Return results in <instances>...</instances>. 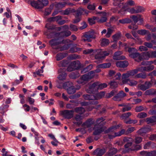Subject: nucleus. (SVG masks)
Segmentation results:
<instances>
[{"mask_svg":"<svg viewBox=\"0 0 156 156\" xmlns=\"http://www.w3.org/2000/svg\"><path fill=\"white\" fill-rule=\"evenodd\" d=\"M105 152V149H99L98 148L95 150L92 154L96 156H102Z\"/></svg>","mask_w":156,"mask_h":156,"instance_id":"nucleus-20","label":"nucleus"},{"mask_svg":"<svg viewBox=\"0 0 156 156\" xmlns=\"http://www.w3.org/2000/svg\"><path fill=\"white\" fill-rule=\"evenodd\" d=\"M144 55L146 57L145 59L148 60L149 58H151V52L147 51L145 52L144 53Z\"/></svg>","mask_w":156,"mask_h":156,"instance_id":"nucleus-62","label":"nucleus"},{"mask_svg":"<svg viewBox=\"0 0 156 156\" xmlns=\"http://www.w3.org/2000/svg\"><path fill=\"white\" fill-rule=\"evenodd\" d=\"M74 111L72 110H65L61 112V114L66 119H71L73 117Z\"/></svg>","mask_w":156,"mask_h":156,"instance_id":"nucleus-7","label":"nucleus"},{"mask_svg":"<svg viewBox=\"0 0 156 156\" xmlns=\"http://www.w3.org/2000/svg\"><path fill=\"white\" fill-rule=\"evenodd\" d=\"M124 122L126 124H135L137 122V120H132L130 119H128L126 120H124Z\"/></svg>","mask_w":156,"mask_h":156,"instance_id":"nucleus-44","label":"nucleus"},{"mask_svg":"<svg viewBox=\"0 0 156 156\" xmlns=\"http://www.w3.org/2000/svg\"><path fill=\"white\" fill-rule=\"evenodd\" d=\"M148 31L147 30H139L137 31V33L138 34L142 35H144L147 34Z\"/></svg>","mask_w":156,"mask_h":156,"instance_id":"nucleus-52","label":"nucleus"},{"mask_svg":"<svg viewBox=\"0 0 156 156\" xmlns=\"http://www.w3.org/2000/svg\"><path fill=\"white\" fill-rule=\"evenodd\" d=\"M83 97L86 100H94L98 99L96 96L92 94H84Z\"/></svg>","mask_w":156,"mask_h":156,"instance_id":"nucleus-22","label":"nucleus"},{"mask_svg":"<svg viewBox=\"0 0 156 156\" xmlns=\"http://www.w3.org/2000/svg\"><path fill=\"white\" fill-rule=\"evenodd\" d=\"M109 43L108 39L106 38H103L102 39L101 45V46H107Z\"/></svg>","mask_w":156,"mask_h":156,"instance_id":"nucleus-43","label":"nucleus"},{"mask_svg":"<svg viewBox=\"0 0 156 156\" xmlns=\"http://www.w3.org/2000/svg\"><path fill=\"white\" fill-rule=\"evenodd\" d=\"M113 32V30L110 28L107 29V32L105 35L106 37H109L111 35Z\"/></svg>","mask_w":156,"mask_h":156,"instance_id":"nucleus-58","label":"nucleus"},{"mask_svg":"<svg viewBox=\"0 0 156 156\" xmlns=\"http://www.w3.org/2000/svg\"><path fill=\"white\" fill-rule=\"evenodd\" d=\"M75 12V10L74 9L71 8H68L62 11V14L63 15H69L70 14L74 12Z\"/></svg>","mask_w":156,"mask_h":156,"instance_id":"nucleus-24","label":"nucleus"},{"mask_svg":"<svg viewBox=\"0 0 156 156\" xmlns=\"http://www.w3.org/2000/svg\"><path fill=\"white\" fill-rule=\"evenodd\" d=\"M153 44L156 45V41L154 40H152L151 41V42H145L144 43V45L146 46L147 48H151L153 47Z\"/></svg>","mask_w":156,"mask_h":156,"instance_id":"nucleus-28","label":"nucleus"},{"mask_svg":"<svg viewBox=\"0 0 156 156\" xmlns=\"http://www.w3.org/2000/svg\"><path fill=\"white\" fill-rule=\"evenodd\" d=\"M149 128H143L140 129L139 130V133L141 134L144 133H146L147 131L149 129Z\"/></svg>","mask_w":156,"mask_h":156,"instance_id":"nucleus-56","label":"nucleus"},{"mask_svg":"<svg viewBox=\"0 0 156 156\" xmlns=\"http://www.w3.org/2000/svg\"><path fill=\"white\" fill-rule=\"evenodd\" d=\"M44 34L46 35L47 36V38H51L53 37H54L55 36H58V33H56L55 32H53L50 33L49 34H46L44 33Z\"/></svg>","mask_w":156,"mask_h":156,"instance_id":"nucleus-48","label":"nucleus"},{"mask_svg":"<svg viewBox=\"0 0 156 156\" xmlns=\"http://www.w3.org/2000/svg\"><path fill=\"white\" fill-rule=\"evenodd\" d=\"M74 111L76 113L80 114H83L85 112V109L82 107H78L75 108Z\"/></svg>","mask_w":156,"mask_h":156,"instance_id":"nucleus-33","label":"nucleus"},{"mask_svg":"<svg viewBox=\"0 0 156 156\" xmlns=\"http://www.w3.org/2000/svg\"><path fill=\"white\" fill-rule=\"evenodd\" d=\"M138 73L136 69L127 71L126 73L122 74V77L124 78H128L135 75Z\"/></svg>","mask_w":156,"mask_h":156,"instance_id":"nucleus-11","label":"nucleus"},{"mask_svg":"<svg viewBox=\"0 0 156 156\" xmlns=\"http://www.w3.org/2000/svg\"><path fill=\"white\" fill-rule=\"evenodd\" d=\"M94 76V72L93 71H91L87 74L83 75L81 77L80 80L77 81V82L79 84L84 83V82L88 81L89 80L93 78Z\"/></svg>","mask_w":156,"mask_h":156,"instance_id":"nucleus-5","label":"nucleus"},{"mask_svg":"<svg viewBox=\"0 0 156 156\" xmlns=\"http://www.w3.org/2000/svg\"><path fill=\"white\" fill-rule=\"evenodd\" d=\"M96 33L93 30L85 32L82 37V41L84 42H90L92 39H94L96 37Z\"/></svg>","mask_w":156,"mask_h":156,"instance_id":"nucleus-3","label":"nucleus"},{"mask_svg":"<svg viewBox=\"0 0 156 156\" xmlns=\"http://www.w3.org/2000/svg\"><path fill=\"white\" fill-rule=\"evenodd\" d=\"M83 9L79 8L78 10L74 12H75V17H80L82 13H83Z\"/></svg>","mask_w":156,"mask_h":156,"instance_id":"nucleus-35","label":"nucleus"},{"mask_svg":"<svg viewBox=\"0 0 156 156\" xmlns=\"http://www.w3.org/2000/svg\"><path fill=\"white\" fill-rule=\"evenodd\" d=\"M147 116V114L145 112H141L138 114L137 117L140 119H143L146 117Z\"/></svg>","mask_w":156,"mask_h":156,"instance_id":"nucleus-50","label":"nucleus"},{"mask_svg":"<svg viewBox=\"0 0 156 156\" xmlns=\"http://www.w3.org/2000/svg\"><path fill=\"white\" fill-rule=\"evenodd\" d=\"M127 78L122 77V81L124 84H127L131 86H134L137 84L138 82L137 81Z\"/></svg>","mask_w":156,"mask_h":156,"instance_id":"nucleus-8","label":"nucleus"},{"mask_svg":"<svg viewBox=\"0 0 156 156\" xmlns=\"http://www.w3.org/2000/svg\"><path fill=\"white\" fill-rule=\"evenodd\" d=\"M140 154L142 156H153L151 151H143L140 152Z\"/></svg>","mask_w":156,"mask_h":156,"instance_id":"nucleus-42","label":"nucleus"},{"mask_svg":"<svg viewBox=\"0 0 156 156\" xmlns=\"http://www.w3.org/2000/svg\"><path fill=\"white\" fill-rule=\"evenodd\" d=\"M67 92L69 94H73L76 91V89L74 86H72L67 89Z\"/></svg>","mask_w":156,"mask_h":156,"instance_id":"nucleus-34","label":"nucleus"},{"mask_svg":"<svg viewBox=\"0 0 156 156\" xmlns=\"http://www.w3.org/2000/svg\"><path fill=\"white\" fill-rule=\"evenodd\" d=\"M126 96V94L123 91L121 90L112 98V99L115 101H120Z\"/></svg>","mask_w":156,"mask_h":156,"instance_id":"nucleus-9","label":"nucleus"},{"mask_svg":"<svg viewBox=\"0 0 156 156\" xmlns=\"http://www.w3.org/2000/svg\"><path fill=\"white\" fill-rule=\"evenodd\" d=\"M68 64V62L67 60H63L59 62L58 66L59 67H65Z\"/></svg>","mask_w":156,"mask_h":156,"instance_id":"nucleus-49","label":"nucleus"},{"mask_svg":"<svg viewBox=\"0 0 156 156\" xmlns=\"http://www.w3.org/2000/svg\"><path fill=\"white\" fill-rule=\"evenodd\" d=\"M133 141V139L131 138L128 137L124 138L123 139V142L124 143H125L124 145L125 150L123 151V152L125 153H128L131 151H136L141 148V147L139 145H136V148L134 149L129 148L132 145Z\"/></svg>","mask_w":156,"mask_h":156,"instance_id":"nucleus-1","label":"nucleus"},{"mask_svg":"<svg viewBox=\"0 0 156 156\" xmlns=\"http://www.w3.org/2000/svg\"><path fill=\"white\" fill-rule=\"evenodd\" d=\"M94 123V121H93L92 119H90L87 120L84 124L87 127H90Z\"/></svg>","mask_w":156,"mask_h":156,"instance_id":"nucleus-37","label":"nucleus"},{"mask_svg":"<svg viewBox=\"0 0 156 156\" xmlns=\"http://www.w3.org/2000/svg\"><path fill=\"white\" fill-rule=\"evenodd\" d=\"M66 69L64 68H60L58 70V72L60 73L58 78L59 80H63L66 79L67 74L66 73Z\"/></svg>","mask_w":156,"mask_h":156,"instance_id":"nucleus-10","label":"nucleus"},{"mask_svg":"<svg viewBox=\"0 0 156 156\" xmlns=\"http://www.w3.org/2000/svg\"><path fill=\"white\" fill-rule=\"evenodd\" d=\"M107 85L106 83H103L100 84L99 82H98V84L97 85V88L98 90H102L104 88H106L107 87Z\"/></svg>","mask_w":156,"mask_h":156,"instance_id":"nucleus-46","label":"nucleus"},{"mask_svg":"<svg viewBox=\"0 0 156 156\" xmlns=\"http://www.w3.org/2000/svg\"><path fill=\"white\" fill-rule=\"evenodd\" d=\"M134 5V2L132 0H129V1H127L126 3H125L122 7V8L123 9H126L127 7L128 6V5L130 6H133Z\"/></svg>","mask_w":156,"mask_h":156,"instance_id":"nucleus-38","label":"nucleus"},{"mask_svg":"<svg viewBox=\"0 0 156 156\" xmlns=\"http://www.w3.org/2000/svg\"><path fill=\"white\" fill-rule=\"evenodd\" d=\"M141 16L139 14H137L136 15H131L130 16V18L131 19L134 23L136 24L138 21H140V25L143 23V20L142 18H141Z\"/></svg>","mask_w":156,"mask_h":156,"instance_id":"nucleus-16","label":"nucleus"},{"mask_svg":"<svg viewBox=\"0 0 156 156\" xmlns=\"http://www.w3.org/2000/svg\"><path fill=\"white\" fill-rule=\"evenodd\" d=\"M144 108L142 106H137L135 108V110L136 112H139L144 110Z\"/></svg>","mask_w":156,"mask_h":156,"instance_id":"nucleus-61","label":"nucleus"},{"mask_svg":"<svg viewBox=\"0 0 156 156\" xmlns=\"http://www.w3.org/2000/svg\"><path fill=\"white\" fill-rule=\"evenodd\" d=\"M58 33V36H61L63 37H66L70 36L71 34V33L69 31L66 30Z\"/></svg>","mask_w":156,"mask_h":156,"instance_id":"nucleus-25","label":"nucleus"},{"mask_svg":"<svg viewBox=\"0 0 156 156\" xmlns=\"http://www.w3.org/2000/svg\"><path fill=\"white\" fill-rule=\"evenodd\" d=\"M117 151V149L113 148H111L106 153V155L107 156H112L114 155L115 154Z\"/></svg>","mask_w":156,"mask_h":156,"instance_id":"nucleus-26","label":"nucleus"},{"mask_svg":"<svg viewBox=\"0 0 156 156\" xmlns=\"http://www.w3.org/2000/svg\"><path fill=\"white\" fill-rule=\"evenodd\" d=\"M119 22L122 24L129 23L132 22V21L129 19L126 18L119 20Z\"/></svg>","mask_w":156,"mask_h":156,"instance_id":"nucleus-41","label":"nucleus"},{"mask_svg":"<svg viewBox=\"0 0 156 156\" xmlns=\"http://www.w3.org/2000/svg\"><path fill=\"white\" fill-rule=\"evenodd\" d=\"M84 65L81 64L78 60L73 61L71 62L67 67L66 70L68 71L71 72L75 70L83 68Z\"/></svg>","mask_w":156,"mask_h":156,"instance_id":"nucleus-4","label":"nucleus"},{"mask_svg":"<svg viewBox=\"0 0 156 156\" xmlns=\"http://www.w3.org/2000/svg\"><path fill=\"white\" fill-rule=\"evenodd\" d=\"M9 106L7 105H3L0 107V113L4 114L7 111L6 109L8 108Z\"/></svg>","mask_w":156,"mask_h":156,"instance_id":"nucleus-31","label":"nucleus"},{"mask_svg":"<svg viewBox=\"0 0 156 156\" xmlns=\"http://www.w3.org/2000/svg\"><path fill=\"white\" fill-rule=\"evenodd\" d=\"M125 134L126 135V131L124 129H122L118 133H115V136H119L121 135Z\"/></svg>","mask_w":156,"mask_h":156,"instance_id":"nucleus-57","label":"nucleus"},{"mask_svg":"<svg viewBox=\"0 0 156 156\" xmlns=\"http://www.w3.org/2000/svg\"><path fill=\"white\" fill-rule=\"evenodd\" d=\"M31 5L37 9H41L48 4V0H38L37 1H32L30 2Z\"/></svg>","mask_w":156,"mask_h":156,"instance_id":"nucleus-2","label":"nucleus"},{"mask_svg":"<svg viewBox=\"0 0 156 156\" xmlns=\"http://www.w3.org/2000/svg\"><path fill=\"white\" fill-rule=\"evenodd\" d=\"M120 126L119 125L113 126L112 127L109 128L107 130H105V129L104 131V133L105 134L108 133L110 131H112L113 129H116L118 128Z\"/></svg>","mask_w":156,"mask_h":156,"instance_id":"nucleus-36","label":"nucleus"},{"mask_svg":"<svg viewBox=\"0 0 156 156\" xmlns=\"http://www.w3.org/2000/svg\"><path fill=\"white\" fill-rule=\"evenodd\" d=\"M145 121L148 124L156 122V115L152 116L149 118H146Z\"/></svg>","mask_w":156,"mask_h":156,"instance_id":"nucleus-27","label":"nucleus"},{"mask_svg":"<svg viewBox=\"0 0 156 156\" xmlns=\"http://www.w3.org/2000/svg\"><path fill=\"white\" fill-rule=\"evenodd\" d=\"M66 4V2H59L56 5V6L58 9H60L64 7Z\"/></svg>","mask_w":156,"mask_h":156,"instance_id":"nucleus-53","label":"nucleus"},{"mask_svg":"<svg viewBox=\"0 0 156 156\" xmlns=\"http://www.w3.org/2000/svg\"><path fill=\"white\" fill-rule=\"evenodd\" d=\"M101 15V18L99 20L98 22L100 23H103L106 21L107 20V18L106 17L107 13L106 12H98L97 13Z\"/></svg>","mask_w":156,"mask_h":156,"instance_id":"nucleus-21","label":"nucleus"},{"mask_svg":"<svg viewBox=\"0 0 156 156\" xmlns=\"http://www.w3.org/2000/svg\"><path fill=\"white\" fill-rule=\"evenodd\" d=\"M58 39H52L49 41V43L51 45L53 48L54 46L58 45L60 43H63V41L62 42H59L58 41Z\"/></svg>","mask_w":156,"mask_h":156,"instance_id":"nucleus-23","label":"nucleus"},{"mask_svg":"<svg viewBox=\"0 0 156 156\" xmlns=\"http://www.w3.org/2000/svg\"><path fill=\"white\" fill-rule=\"evenodd\" d=\"M126 50L129 53V55L132 54L135 52L137 51V50L134 48L126 47Z\"/></svg>","mask_w":156,"mask_h":156,"instance_id":"nucleus-40","label":"nucleus"},{"mask_svg":"<svg viewBox=\"0 0 156 156\" xmlns=\"http://www.w3.org/2000/svg\"><path fill=\"white\" fill-rule=\"evenodd\" d=\"M105 127H101L98 125H95L93 128L94 132L93 134L96 136L100 135L102 132L104 131L105 129Z\"/></svg>","mask_w":156,"mask_h":156,"instance_id":"nucleus-6","label":"nucleus"},{"mask_svg":"<svg viewBox=\"0 0 156 156\" xmlns=\"http://www.w3.org/2000/svg\"><path fill=\"white\" fill-rule=\"evenodd\" d=\"M94 53L95 54V58L96 59L100 60L103 58L102 50L101 49L95 50L94 51Z\"/></svg>","mask_w":156,"mask_h":156,"instance_id":"nucleus-18","label":"nucleus"},{"mask_svg":"<svg viewBox=\"0 0 156 156\" xmlns=\"http://www.w3.org/2000/svg\"><path fill=\"white\" fill-rule=\"evenodd\" d=\"M70 30L73 31H77L78 30V28L77 27L74 25L71 24L70 25Z\"/></svg>","mask_w":156,"mask_h":156,"instance_id":"nucleus-59","label":"nucleus"},{"mask_svg":"<svg viewBox=\"0 0 156 156\" xmlns=\"http://www.w3.org/2000/svg\"><path fill=\"white\" fill-rule=\"evenodd\" d=\"M116 66L120 68H126L129 65L128 62L127 61H117L115 63Z\"/></svg>","mask_w":156,"mask_h":156,"instance_id":"nucleus-17","label":"nucleus"},{"mask_svg":"<svg viewBox=\"0 0 156 156\" xmlns=\"http://www.w3.org/2000/svg\"><path fill=\"white\" fill-rule=\"evenodd\" d=\"M131 114H132L130 112L124 113L122 115L121 117L122 119L126 120L129 116L131 115Z\"/></svg>","mask_w":156,"mask_h":156,"instance_id":"nucleus-47","label":"nucleus"},{"mask_svg":"<svg viewBox=\"0 0 156 156\" xmlns=\"http://www.w3.org/2000/svg\"><path fill=\"white\" fill-rule=\"evenodd\" d=\"M111 66V64L110 63H105L99 64L96 66V67L98 68L97 69L93 71L95 73H98L101 71V70L98 68H109Z\"/></svg>","mask_w":156,"mask_h":156,"instance_id":"nucleus-13","label":"nucleus"},{"mask_svg":"<svg viewBox=\"0 0 156 156\" xmlns=\"http://www.w3.org/2000/svg\"><path fill=\"white\" fill-rule=\"evenodd\" d=\"M119 19L118 17L117 16H112L110 19V22L111 23H112L116 21Z\"/></svg>","mask_w":156,"mask_h":156,"instance_id":"nucleus-64","label":"nucleus"},{"mask_svg":"<svg viewBox=\"0 0 156 156\" xmlns=\"http://www.w3.org/2000/svg\"><path fill=\"white\" fill-rule=\"evenodd\" d=\"M154 68V66L153 65L144 66V71L150 72L153 70Z\"/></svg>","mask_w":156,"mask_h":156,"instance_id":"nucleus-45","label":"nucleus"},{"mask_svg":"<svg viewBox=\"0 0 156 156\" xmlns=\"http://www.w3.org/2000/svg\"><path fill=\"white\" fill-rule=\"evenodd\" d=\"M121 52L120 51H117L115 53L113 56V58L115 60H120L125 59L126 57L123 55H121Z\"/></svg>","mask_w":156,"mask_h":156,"instance_id":"nucleus-19","label":"nucleus"},{"mask_svg":"<svg viewBox=\"0 0 156 156\" xmlns=\"http://www.w3.org/2000/svg\"><path fill=\"white\" fill-rule=\"evenodd\" d=\"M152 86L151 83L149 82L148 81H146L144 84L138 85V87L140 89L143 91H145L150 88Z\"/></svg>","mask_w":156,"mask_h":156,"instance_id":"nucleus-15","label":"nucleus"},{"mask_svg":"<svg viewBox=\"0 0 156 156\" xmlns=\"http://www.w3.org/2000/svg\"><path fill=\"white\" fill-rule=\"evenodd\" d=\"M145 94L146 95H156V90L153 89L148 90L145 92Z\"/></svg>","mask_w":156,"mask_h":156,"instance_id":"nucleus-29","label":"nucleus"},{"mask_svg":"<svg viewBox=\"0 0 156 156\" xmlns=\"http://www.w3.org/2000/svg\"><path fill=\"white\" fill-rule=\"evenodd\" d=\"M135 77L137 78L145 79L147 78V75L145 73H140L136 75Z\"/></svg>","mask_w":156,"mask_h":156,"instance_id":"nucleus-39","label":"nucleus"},{"mask_svg":"<svg viewBox=\"0 0 156 156\" xmlns=\"http://www.w3.org/2000/svg\"><path fill=\"white\" fill-rule=\"evenodd\" d=\"M111 88L112 89L118 87V84L115 81H111L109 83Z\"/></svg>","mask_w":156,"mask_h":156,"instance_id":"nucleus-51","label":"nucleus"},{"mask_svg":"<svg viewBox=\"0 0 156 156\" xmlns=\"http://www.w3.org/2000/svg\"><path fill=\"white\" fill-rule=\"evenodd\" d=\"M80 48L75 47L71 48L69 50V51L70 52L74 53L80 51Z\"/></svg>","mask_w":156,"mask_h":156,"instance_id":"nucleus-54","label":"nucleus"},{"mask_svg":"<svg viewBox=\"0 0 156 156\" xmlns=\"http://www.w3.org/2000/svg\"><path fill=\"white\" fill-rule=\"evenodd\" d=\"M64 57V55L62 53H60L57 54L56 56V60L57 61L60 60L62 59Z\"/></svg>","mask_w":156,"mask_h":156,"instance_id":"nucleus-55","label":"nucleus"},{"mask_svg":"<svg viewBox=\"0 0 156 156\" xmlns=\"http://www.w3.org/2000/svg\"><path fill=\"white\" fill-rule=\"evenodd\" d=\"M117 92V90L116 89L113 90L109 93H107L105 95V97L107 98H110L113 96Z\"/></svg>","mask_w":156,"mask_h":156,"instance_id":"nucleus-30","label":"nucleus"},{"mask_svg":"<svg viewBox=\"0 0 156 156\" xmlns=\"http://www.w3.org/2000/svg\"><path fill=\"white\" fill-rule=\"evenodd\" d=\"M129 57L131 58L135 59V60L137 62H140L143 60L142 56L139 53L136 52H135L133 54L129 55Z\"/></svg>","mask_w":156,"mask_h":156,"instance_id":"nucleus-12","label":"nucleus"},{"mask_svg":"<svg viewBox=\"0 0 156 156\" xmlns=\"http://www.w3.org/2000/svg\"><path fill=\"white\" fill-rule=\"evenodd\" d=\"M98 84V82H96L90 85L88 88L86 89V91L88 93H93L96 90V87H97Z\"/></svg>","mask_w":156,"mask_h":156,"instance_id":"nucleus-14","label":"nucleus"},{"mask_svg":"<svg viewBox=\"0 0 156 156\" xmlns=\"http://www.w3.org/2000/svg\"><path fill=\"white\" fill-rule=\"evenodd\" d=\"M135 129L134 127H131L129 128L126 131V135H127L133 132Z\"/></svg>","mask_w":156,"mask_h":156,"instance_id":"nucleus-60","label":"nucleus"},{"mask_svg":"<svg viewBox=\"0 0 156 156\" xmlns=\"http://www.w3.org/2000/svg\"><path fill=\"white\" fill-rule=\"evenodd\" d=\"M146 27H147L148 29L150 30L152 32H156V27H153L148 25H146Z\"/></svg>","mask_w":156,"mask_h":156,"instance_id":"nucleus-63","label":"nucleus"},{"mask_svg":"<svg viewBox=\"0 0 156 156\" xmlns=\"http://www.w3.org/2000/svg\"><path fill=\"white\" fill-rule=\"evenodd\" d=\"M121 35V32H118L116 34L112 36V38L114 42H116L120 38Z\"/></svg>","mask_w":156,"mask_h":156,"instance_id":"nucleus-32","label":"nucleus"}]
</instances>
